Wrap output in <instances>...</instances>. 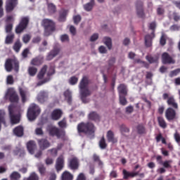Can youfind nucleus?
Wrapping results in <instances>:
<instances>
[{
	"label": "nucleus",
	"instance_id": "nucleus-1",
	"mask_svg": "<svg viewBox=\"0 0 180 180\" xmlns=\"http://www.w3.org/2000/svg\"><path fill=\"white\" fill-rule=\"evenodd\" d=\"M88 85H89V79L88 77L84 76L79 84L81 99L84 103H86V97L91 96V94H92L91 91H89V89H88Z\"/></svg>",
	"mask_w": 180,
	"mask_h": 180
},
{
	"label": "nucleus",
	"instance_id": "nucleus-2",
	"mask_svg": "<svg viewBox=\"0 0 180 180\" xmlns=\"http://www.w3.org/2000/svg\"><path fill=\"white\" fill-rule=\"evenodd\" d=\"M96 128L92 122H81L77 125V131L79 135L92 136L95 134Z\"/></svg>",
	"mask_w": 180,
	"mask_h": 180
},
{
	"label": "nucleus",
	"instance_id": "nucleus-3",
	"mask_svg": "<svg viewBox=\"0 0 180 180\" xmlns=\"http://www.w3.org/2000/svg\"><path fill=\"white\" fill-rule=\"evenodd\" d=\"M46 131L51 137H56L58 139H61L62 140L65 139V131L54 125H48L46 127Z\"/></svg>",
	"mask_w": 180,
	"mask_h": 180
},
{
	"label": "nucleus",
	"instance_id": "nucleus-4",
	"mask_svg": "<svg viewBox=\"0 0 180 180\" xmlns=\"http://www.w3.org/2000/svg\"><path fill=\"white\" fill-rule=\"evenodd\" d=\"M41 25L44 28V35L46 37L56 31V23L53 20L45 18L42 20Z\"/></svg>",
	"mask_w": 180,
	"mask_h": 180
},
{
	"label": "nucleus",
	"instance_id": "nucleus-5",
	"mask_svg": "<svg viewBox=\"0 0 180 180\" xmlns=\"http://www.w3.org/2000/svg\"><path fill=\"white\" fill-rule=\"evenodd\" d=\"M156 160L158 162V164L160 165H162L163 167H160L158 169L157 172L158 174H165L167 172V169H171L172 168V160H165L164 162L162 161V156L161 155H158L156 157Z\"/></svg>",
	"mask_w": 180,
	"mask_h": 180
},
{
	"label": "nucleus",
	"instance_id": "nucleus-6",
	"mask_svg": "<svg viewBox=\"0 0 180 180\" xmlns=\"http://www.w3.org/2000/svg\"><path fill=\"white\" fill-rule=\"evenodd\" d=\"M40 115V108L36 104H32L27 110V119L30 122H33L35 120L37 115Z\"/></svg>",
	"mask_w": 180,
	"mask_h": 180
},
{
	"label": "nucleus",
	"instance_id": "nucleus-7",
	"mask_svg": "<svg viewBox=\"0 0 180 180\" xmlns=\"http://www.w3.org/2000/svg\"><path fill=\"white\" fill-rule=\"evenodd\" d=\"M13 65L15 71L18 72L19 71V63L13 60V59L8 58L4 65L6 71L11 72L13 70Z\"/></svg>",
	"mask_w": 180,
	"mask_h": 180
},
{
	"label": "nucleus",
	"instance_id": "nucleus-8",
	"mask_svg": "<svg viewBox=\"0 0 180 180\" xmlns=\"http://www.w3.org/2000/svg\"><path fill=\"white\" fill-rule=\"evenodd\" d=\"M29 22H30V18H29L28 16L22 17L20 21V23L15 28V33H22V32H23V30L27 27Z\"/></svg>",
	"mask_w": 180,
	"mask_h": 180
},
{
	"label": "nucleus",
	"instance_id": "nucleus-9",
	"mask_svg": "<svg viewBox=\"0 0 180 180\" xmlns=\"http://www.w3.org/2000/svg\"><path fill=\"white\" fill-rule=\"evenodd\" d=\"M6 98H8L10 102L18 103L19 102V96L13 88H9L6 94Z\"/></svg>",
	"mask_w": 180,
	"mask_h": 180
},
{
	"label": "nucleus",
	"instance_id": "nucleus-10",
	"mask_svg": "<svg viewBox=\"0 0 180 180\" xmlns=\"http://www.w3.org/2000/svg\"><path fill=\"white\" fill-rule=\"evenodd\" d=\"M20 174L18 172H13L11 176V180H19L21 178ZM23 180H39V176L34 172H32L28 178L24 179Z\"/></svg>",
	"mask_w": 180,
	"mask_h": 180
},
{
	"label": "nucleus",
	"instance_id": "nucleus-11",
	"mask_svg": "<svg viewBox=\"0 0 180 180\" xmlns=\"http://www.w3.org/2000/svg\"><path fill=\"white\" fill-rule=\"evenodd\" d=\"M56 74V69L53 67L51 66L46 73L47 77L44 79L42 81L39 82L37 83V86H41V85H43L44 84H46L51 79V76L54 75Z\"/></svg>",
	"mask_w": 180,
	"mask_h": 180
},
{
	"label": "nucleus",
	"instance_id": "nucleus-12",
	"mask_svg": "<svg viewBox=\"0 0 180 180\" xmlns=\"http://www.w3.org/2000/svg\"><path fill=\"white\" fill-rule=\"evenodd\" d=\"M8 112L11 124H18L20 122V117L19 115L13 114V106L10 105L8 107Z\"/></svg>",
	"mask_w": 180,
	"mask_h": 180
},
{
	"label": "nucleus",
	"instance_id": "nucleus-13",
	"mask_svg": "<svg viewBox=\"0 0 180 180\" xmlns=\"http://www.w3.org/2000/svg\"><path fill=\"white\" fill-rule=\"evenodd\" d=\"M18 6V0H6V12L10 13Z\"/></svg>",
	"mask_w": 180,
	"mask_h": 180
},
{
	"label": "nucleus",
	"instance_id": "nucleus-14",
	"mask_svg": "<svg viewBox=\"0 0 180 180\" xmlns=\"http://www.w3.org/2000/svg\"><path fill=\"white\" fill-rule=\"evenodd\" d=\"M165 117L169 122L174 120L176 118V111L172 108H168L165 111Z\"/></svg>",
	"mask_w": 180,
	"mask_h": 180
},
{
	"label": "nucleus",
	"instance_id": "nucleus-15",
	"mask_svg": "<svg viewBox=\"0 0 180 180\" xmlns=\"http://www.w3.org/2000/svg\"><path fill=\"white\" fill-rule=\"evenodd\" d=\"M162 64H175V59L169 56V53L165 52L162 54Z\"/></svg>",
	"mask_w": 180,
	"mask_h": 180
},
{
	"label": "nucleus",
	"instance_id": "nucleus-16",
	"mask_svg": "<svg viewBox=\"0 0 180 180\" xmlns=\"http://www.w3.org/2000/svg\"><path fill=\"white\" fill-rule=\"evenodd\" d=\"M68 167L73 171L78 169L79 168V160L75 157L70 158L68 161Z\"/></svg>",
	"mask_w": 180,
	"mask_h": 180
},
{
	"label": "nucleus",
	"instance_id": "nucleus-17",
	"mask_svg": "<svg viewBox=\"0 0 180 180\" xmlns=\"http://www.w3.org/2000/svg\"><path fill=\"white\" fill-rule=\"evenodd\" d=\"M136 13L139 18H144V9L143 8V1L138 0L136 3Z\"/></svg>",
	"mask_w": 180,
	"mask_h": 180
},
{
	"label": "nucleus",
	"instance_id": "nucleus-18",
	"mask_svg": "<svg viewBox=\"0 0 180 180\" xmlns=\"http://www.w3.org/2000/svg\"><path fill=\"white\" fill-rule=\"evenodd\" d=\"M38 145L39 146L40 150H46V148H49L51 144L49 141V140L46 139H41L38 140Z\"/></svg>",
	"mask_w": 180,
	"mask_h": 180
},
{
	"label": "nucleus",
	"instance_id": "nucleus-19",
	"mask_svg": "<svg viewBox=\"0 0 180 180\" xmlns=\"http://www.w3.org/2000/svg\"><path fill=\"white\" fill-rule=\"evenodd\" d=\"M63 168H64V156L60 155L56 160V169L58 172H60Z\"/></svg>",
	"mask_w": 180,
	"mask_h": 180
},
{
	"label": "nucleus",
	"instance_id": "nucleus-20",
	"mask_svg": "<svg viewBox=\"0 0 180 180\" xmlns=\"http://www.w3.org/2000/svg\"><path fill=\"white\" fill-rule=\"evenodd\" d=\"M61 116H63V110L60 109L53 110L51 115L52 120H60V119H61Z\"/></svg>",
	"mask_w": 180,
	"mask_h": 180
},
{
	"label": "nucleus",
	"instance_id": "nucleus-21",
	"mask_svg": "<svg viewBox=\"0 0 180 180\" xmlns=\"http://www.w3.org/2000/svg\"><path fill=\"white\" fill-rule=\"evenodd\" d=\"M58 53H60V48L58 47H54L52 51H50V53L46 56V60L48 61H51L54 57L58 55Z\"/></svg>",
	"mask_w": 180,
	"mask_h": 180
},
{
	"label": "nucleus",
	"instance_id": "nucleus-22",
	"mask_svg": "<svg viewBox=\"0 0 180 180\" xmlns=\"http://www.w3.org/2000/svg\"><path fill=\"white\" fill-rule=\"evenodd\" d=\"M49 98V94L46 91H41L37 96V101L40 103H44Z\"/></svg>",
	"mask_w": 180,
	"mask_h": 180
},
{
	"label": "nucleus",
	"instance_id": "nucleus-23",
	"mask_svg": "<svg viewBox=\"0 0 180 180\" xmlns=\"http://www.w3.org/2000/svg\"><path fill=\"white\" fill-rule=\"evenodd\" d=\"M89 120H92L93 122H101V115L95 111H91L88 115Z\"/></svg>",
	"mask_w": 180,
	"mask_h": 180
},
{
	"label": "nucleus",
	"instance_id": "nucleus-24",
	"mask_svg": "<svg viewBox=\"0 0 180 180\" xmlns=\"http://www.w3.org/2000/svg\"><path fill=\"white\" fill-rule=\"evenodd\" d=\"M43 61H44V58H43L41 56H38L31 60V65H35L38 67L39 65H41Z\"/></svg>",
	"mask_w": 180,
	"mask_h": 180
},
{
	"label": "nucleus",
	"instance_id": "nucleus-25",
	"mask_svg": "<svg viewBox=\"0 0 180 180\" xmlns=\"http://www.w3.org/2000/svg\"><path fill=\"white\" fill-rule=\"evenodd\" d=\"M18 91L22 103H25L26 101H27V90H26V89L19 87Z\"/></svg>",
	"mask_w": 180,
	"mask_h": 180
},
{
	"label": "nucleus",
	"instance_id": "nucleus-26",
	"mask_svg": "<svg viewBox=\"0 0 180 180\" xmlns=\"http://www.w3.org/2000/svg\"><path fill=\"white\" fill-rule=\"evenodd\" d=\"M106 137L108 143H112L113 144L117 143V139L115 138V133H113L112 130L108 131Z\"/></svg>",
	"mask_w": 180,
	"mask_h": 180
},
{
	"label": "nucleus",
	"instance_id": "nucleus-27",
	"mask_svg": "<svg viewBox=\"0 0 180 180\" xmlns=\"http://www.w3.org/2000/svg\"><path fill=\"white\" fill-rule=\"evenodd\" d=\"M117 89L119 96H127V86L124 84H120Z\"/></svg>",
	"mask_w": 180,
	"mask_h": 180
},
{
	"label": "nucleus",
	"instance_id": "nucleus-28",
	"mask_svg": "<svg viewBox=\"0 0 180 180\" xmlns=\"http://www.w3.org/2000/svg\"><path fill=\"white\" fill-rule=\"evenodd\" d=\"M123 179H129V178H134L139 175V172H129L126 169L122 170Z\"/></svg>",
	"mask_w": 180,
	"mask_h": 180
},
{
	"label": "nucleus",
	"instance_id": "nucleus-29",
	"mask_svg": "<svg viewBox=\"0 0 180 180\" xmlns=\"http://www.w3.org/2000/svg\"><path fill=\"white\" fill-rule=\"evenodd\" d=\"M27 148L30 154H34V150L36 149V142L34 141H30L27 142Z\"/></svg>",
	"mask_w": 180,
	"mask_h": 180
},
{
	"label": "nucleus",
	"instance_id": "nucleus-30",
	"mask_svg": "<svg viewBox=\"0 0 180 180\" xmlns=\"http://www.w3.org/2000/svg\"><path fill=\"white\" fill-rule=\"evenodd\" d=\"M67 15H68V10L63 9L59 13V18L58 21L59 22H65L67 19Z\"/></svg>",
	"mask_w": 180,
	"mask_h": 180
},
{
	"label": "nucleus",
	"instance_id": "nucleus-31",
	"mask_svg": "<svg viewBox=\"0 0 180 180\" xmlns=\"http://www.w3.org/2000/svg\"><path fill=\"white\" fill-rule=\"evenodd\" d=\"M47 8L49 15H54V13L57 12V7L56 6V5H54V4L48 3Z\"/></svg>",
	"mask_w": 180,
	"mask_h": 180
},
{
	"label": "nucleus",
	"instance_id": "nucleus-32",
	"mask_svg": "<svg viewBox=\"0 0 180 180\" xmlns=\"http://www.w3.org/2000/svg\"><path fill=\"white\" fill-rule=\"evenodd\" d=\"M63 96L65 97V101H67L69 105H71V102H72V95L71 91L68 89L63 93Z\"/></svg>",
	"mask_w": 180,
	"mask_h": 180
},
{
	"label": "nucleus",
	"instance_id": "nucleus-33",
	"mask_svg": "<svg viewBox=\"0 0 180 180\" xmlns=\"http://www.w3.org/2000/svg\"><path fill=\"white\" fill-rule=\"evenodd\" d=\"M98 146L101 150H106V148H108V143H106V139L104 136H103L98 141Z\"/></svg>",
	"mask_w": 180,
	"mask_h": 180
},
{
	"label": "nucleus",
	"instance_id": "nucleus-34",
	"mask_svg": "<svg viewBox=\"0 0 180 180\" xmlns=\"http://www.w3.org/2000/svg\"><path fill=\"white\" fill-rule=\"evenodd\" d=\"M167 105H169V106H172L174 109H178V103L175 102V98H174L173 96L168 98Z\"/></svg>",
	"mask_w": 180,
	"mask_h": 180
},
{
	"label": "nucleus",
	"instance_id": "nucleus-35",
	"mask_svg": "<svg viewBox=\"0 0 180 180\" xmlns=\"http://www.w3.org/2000/svg\"><path fill=\"white\" fill-rule=\"evenodd\" d=\"M92 159L94 162H97L100 168H102L103 167V162H102V160H101V158L99 157V155H98V154L94 153L93 155Z\"/></svg>",
	"mask_w": 180,
	"mask_h": 180
},
{
	"label": "nucleus",
	"instance_id": "nucleus-36",
	"mask_svg": "<svg viewBox=\"0 0 180 180\" xmlns=\"http://www.w3.org/2000/svg\"><path fill=\"white\" fill-rule=\"evenodd\" d=\"M13 133L17 137H22L23 136V127L18 126L13 129Z\"/></svg>",
	"mask_w": 180,
	"mask_h": 180
},
{
	"label": "nucleus",
	"instance_id": "nucleus-37",
	"mask_svg": "<svg viewBox=\"0 0 180 180\" xmlns=\"http://www.w3.org/2000/svg\"><path fill=\"white\" fill-rule=\"evenodd\" d=\"M46 72H47V65H44L39 71L37 75L38 79H43V78H44V75H46Z\"/></svg>",
	"mask_w": 180,
	"mask_h": 180
},
{
	"label": "nucleus",
	"instance_id": "nucleus-38",
	"mask_svg": "<svg viewBox=\"0 0 180 180\" xmlns=\"http://www.w3.org/2000/svg\"><path fill=\"white\" fill-rule=\"evenodd\" d=\"M62 180H73L74 176L68 171L64 172L61 176Z\"/></svg>",
	"mask_w": 180,
	"mask_h": 180
},
{
	"label": "nucleus",
	"instance_id": "nucleus-39",
	"mask_svg": "<svg viewBox=\"0 0 180 180\" xmlns=\"http://www.w3.org/2000/svg\"><path fill=\"white\" fill-rule=\"evenodd\" d=\"M158 122L162 129H167V122H165V120L162 117H158Z\"/></svg>",
	"mask_w": 180,
	"mask_h": 180
},
{
	"label": "nucleus",
	"instance_id": "nucleus-40",
	"mask_svg": "<svg viewBox=\"0 0 180 180\" xmlns=\"http://www.w3.org/2000/svg\"><path fill=\"white\" fill-rule=\"evenodd\" d=\"M145 44L146 47H151L153 44V37L151 35L148 34L145 37Z\"/></svg>",
	"mask_w": 180,
	"mask_h": 180
},
{
	"label": "nucleus",
	"instance_id": "nucleus-41",
	"mask_svg": "<svg viewBox=\"0 0 180 180\" xmlns=\"http://www.w3.org/2000/svg\"><path fill=\"white\" fill-rule=\"evenodd\" d=\"M136 131L138 134H146L147 131H146V127L142 124H139L136 127Z\"/></svg>",
	"mask_w": 180,
	"mask_h": 180
},
{
	"label": "nucleus",
	"instance_id": "nucleus-42",
	"mask_svg": "<svg viewBox=\"0 0 180 180\" xmlns=\"http://www.w3.org/2000/svg\"><path fill=\"white\" fill-rule=\"evenodd\" d=\"M146 58L150 64L157 63L158 61V56H146Z\"/></svg>",
	"mask_w": 180,
	"mask_h": 180
},
{
	"label": "nucleus",
	"instance_id": "nucleus-43",
	"mask_svg": "<svg viewBox=\"0 0 180 180\" xmlns=\"http://www.w3.org/2000/svg\"><path fill=\"white\" fill-rule=\"evenodd\" d=\"M104 44L107 46L108 50L112 49V39L110 37H105L103 39Z\"/></svg>",
	"mask_w": 180,
	"mask_h": 180
},
{
	"label": "nucleus",
	"instance_id": "nucleus-44",
	"mask_svg": "<svg viewBox=\"0 0 180 180\" xmlns=\"http://www.w3.org/2000/svg\"><path fill=\"white\" fill-rule=\"evenodd\" d=\"M21 48H22V44L20 43V41L18 39L15 42L13 49L16 51V53H19V51H20Z\"/></svg>",
	"mask_w": 180,
	"mask_h": 180
},
{
	"label": "nucleus",
	"instance_id": "nucleus-45",
	"mask_svg": "<svg viewBox=\"0 0 180 180\" xmlns=\"http://www.w3.org/2000/svg\"><path fill=\"white\" fill-rule=\"evenodd\" d=\"M28 74L30 77H34L37 74V69L33 66L30 67L28 68Z\"/></svg>",
	"mask_w": 180,
	"mask_h": 180
},
{
	"label": "nucleus",
	"instance_id": "nucleus-46",
	"mask_svg": "<svg viewBox=\"0 0 180 180\" xmlns=\"http://www.w3.org/2000/svg\"><path fill=\"white\" fill-rule=\"evenodd\" d=\"M13 153L14 155H19V157H23L25 155V150L20 148H16Z\"/></svg>",
	"mask_w": 180,
	"mask_h": 180
},
{
	"label": "nucleus",
	"instance_id": "nucleus-47",
	"mask_svg": "<svg viewBox=\"0 0 180 180\" xmlns=\"http://www.w3.org/2000/svg\"><path fill=\"white\" fill-rule=\"evenodd\" d=\"M13 39H15V34H11L6 37V44H12L13 43Z\"/></svg>",
	"mask_w": 180,
	"mask_h": 180
},
{
	"label": "nucleus",
	"instance_id": "nucleus-48",
	"mask_svg": "<svg viewBox=\"0 0 180 180\" xmlns=\"http://www.w3.org/2000/svg\"><path fill=\"white\" fill-rule=\"evenodd\" d=\"M120 103L122 106H126L127 105V100L126 99V96H119Z\"/></svg>",
	"mask_w": 180,
	"mask_h": 180
},
{
	"label": "nucleus",
	"instance_id": "nucleus-49",
	"mask_svg": "<svg viewBox=\"0 0 180 180\" xmlns=\"http://www.w3.org/2000/svg\"><path fill=\"white\" fill-rule=\"evenodd\" d=\"M84 8L85 11L87 12H90V11H92V8H94V1H91L90 3H87L84 6Z\"/></svg>",
	"mask_w": 180,
	"mask_h": 180
},
{
	"label": "nucleus",
	"instance_id": "nucleus-50",
	"mask_svg": "<svg viewBox=\"0 0 180 180\" xmlns=\"http://www.w3.org/2000/svg\"><path fill=\"white\" fill-rule=\"evenodd\" d=\"M38 169L41 175H44V174H46V167H44V165H41V164L38 165Z\"/></svg>",
	"mask_w": 180,
	"mask_h": 180
},
{
	"label": "nucleus",
	"instance_id": "nucleus-51",
	"mask_svg": "<svg viewBox=\"0 0 180 180\" xmlns=\"http://www.w3.org/2000/svg\"><path fill=\"white\" fill-rule=\"evenodd\" d=\"M58 124L60 129H65V127H67V120H65V119H63Z\"/></svg>",
	"mask_w": 180,
	"mask_h": 180
},
{
	"label": "nucleus",
	"instance_id": "nucleus-52",
	"mask_svg": "<svg viewBox=\"0 0 180 180\" xmlns=\"http://www.w3.org/2000/svg\"><path fill=\"white\" fill-rule=\"evenodd\" d=\"M120 130L121 133H129V131H130V129L124 124H122L120 127Z\"/></svg>",
	"mask_w": 180,
	"mask_h": 180
},
{
	"label": "nucleus",
	"instance_id": "nucleus-53",
	"mask_svg": "<svg viewBox=\"0 0 180 180\" xmlns=\"http://www.w3.org/2000/svg\"><path fill=\"white\" fill-rule=\"evenodd\" d=\"M179 72H180V68H177V69L170 72L169 77L171 78H172V77H176V75H178V74H179Z\"/></svg>",
	"mask_w": 180,
	"mask_h": 180
},
{
	"label": "nucleus",
	"instance_id": "nucleus-54",
	"mask_svg": "<svg viewBox=\"0 0 180 180\" xmlns=\"http://www.w3.org/2000/svg\"><path fill=\"white\" fill-rule=\"evenodd\" d=\"M35 134L37 136H43L44 134V132L43 131V128H41V127L36 128Z\"/></svg>",
	"mask_w": 180,
	"mask_h": 180
},
{
	"label": "nucleus",
	"instance_id": "nucleus-55",
	"mask_svg": "<svg viewBox=\"0 0 180 180\" xmlns=\"http://www.w3.org/2000/svg\"><path fill=\"white\" fill-rule=\"evenodd\" d=\"M115 63H116V58H111L109 60H108V70L112 68V67H113V65H115Z\"/></svg>",
	"mask_w": 180,
	"mask_h": 180
},
{
	"label": "nucleus",
	"instance_id": "nucleus-56",
	"mask_svg": "<svg viewBox=\"0 0 180 180\" xmlns=\"http://www.w3.org/2000/svg\"><path fill=\"white\" fill-rule=\"evenodd\" d=\"M174 139L179 146H180V134L178 132H175L174 134Z\"/></svg>",
	"mask_w": 180,
	"mask_h": 180
},
{
	"label": "nucleus",
	"instance_id": "nucleus-57",
	"mask_svg": "<svg viewBox=\"0 0 180 180\" xmlns=\"http://www.w3.org/2000/svg\"><path fill=\"white\" fill-rule=\"evenodd\" d=\"M6 82L8 85H13V83L15 82V81L13 80V76L8 75L7 77Z\"/></svg>",
	"mask_w": 180,
	"mask_h": 180
},
{
	"label": "nucleus",
	"instance_id": "nucleus-58",
	"mask_svg": "<svg viewBox=\"0 0 180 180\" xmlns=\"http://www.w3.org/2000/svg\"><path fill=\"white\" fill-rule=\"evenodd\" d=\"M60 40L62 43H64L65 41H70V37L67 34H65L60 36Z\"/></svg>",
	"mask_w": 180,
	"mask_h": 180
},
{
	"label": "nucleus",
	"instance_id": "nucleus-59",
	"mask_svg": "<svg viewBox=\"0 0 180 180\" xmlns=\"http://www.w3.org/2000/svg\"><path fill=\"white\" fill-rule=\"evenodd\" d=\"M69 82L70 85H75V84L78 82V78H77L75 76H73L70 79Z\"/></svg>",
	"mask_w": 180,
	"mask_h": 180
},
{
	"label": "nucleus",
	"instance_id": "nucleus-60",
	"mask_svg": "<svg viewBox=\"0 0 180 180\" xmlns=\"http://www.w3.org/2000/svg\"><path fill=\"white\" fill-rule=\"evenodd\" d=\"M81 15H77L73 17V20H74V23L75 25H78V23H79L81 22Z\"/></svg>",
	"mask_w": 180,
	"mask_h": 180
},
{
	"label": "nucleus",
	"instance_id": "nucleus-61",
	"mask_svg": "<svg viewBox=\"0 0 180 180\" xmlns=\"http://www.w3.org/2000/svg\"><path fill=\"white\" fill-rule=\"evenodd\" d=\"M13 25L12 24H8L6 26V33H11L12 32V29Z\"/></svg>",
	"mask_w": 180,
	"mask_h": 180
},
{
	"label": "nucleus",
	"instance_id": "nucleus-62",
	"mask_svg": "<svg viewBox=\"0 0 180 180\" xmlns=\"http://www.w3.org/2000/svg\"><path fill=\"white\" fill-rule=\"evenodd\" d=\"M49 151V153H51V155L52 157H56V155L58 153V150L56 148L51 149Z\"/></svg>",
	"mask_w": 180,
	"mask_h": 180
},
{
	"label": "nucleus",
	"instance_id": "nucleus-63",
	"mask_svg": "<svg viewBox=\"0 0 180 180\" xmlns=\"http://www.w3.org/2000/svg\"><path fill=\"white\" fill-rule=\"evenodd\" d=\"M22 41L24 43H29L30 41V36L29 34H25L22 37Z\"/></svg>",
	"mask_w": 180,
	"mask_h": 180
},
{
	"label": "nucleus",
	"instance_id": "nucleus-64",
	"mask_svg": "<svg viewBox=\"0 0 180 180\" xmlns=\"http://www.w3.org/2000/svg\"><path fill=\"white\" fill-rule=\"evenodd\" d=\"M160 43L161 46H165L167 44V39H165V36L162 35L160 38Z\"/></svg>",
	"mask_w": 180,
	"mask_h": 180
}]
</instances>
